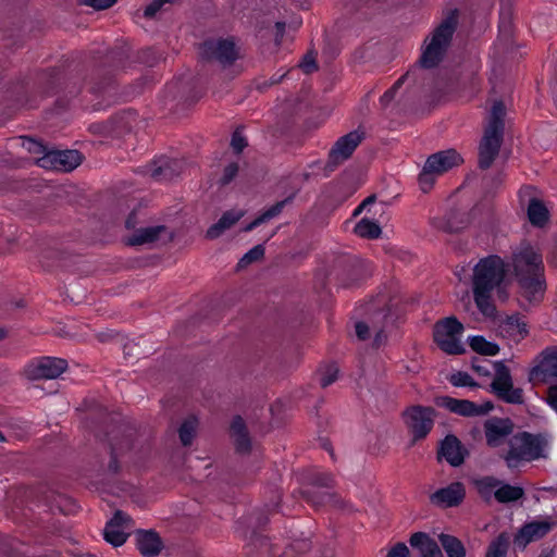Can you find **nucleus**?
I'll return each instance as SVG.
<instances>
[{"label": "nucleus", "instance_id": "nucleus-32", "mask_svg": "<svg viewBox=\"0 0 557 557\" xmlns=\"http://www.w3.org/2000/svg\"><path fill=\"white\" fill-rule=\"evenodd\" d=\"M379 315L382 317V324L377 326L376 324H373L372 329L375 332L373 344L372 346L374 348L381 347L387 339L386 331L389 329V326L394 325L396 319H394L392 312L389 309L382 310L379 312Z\"/></svg>", "mask_w": 557, "mask_h": 557}, {"label": "nucleus", "instance_id": "nucleus-9", "mask_svg": "<svg viewBox=\"0 0 557 557\" xmlns=\"http://www.w3.org/2000/svg\"><path fill=\"white\" fill-rule=\"evenodd\" d=\"M436 410L431 406L411 405L403 412V420L412 437V443L424 440L433 430Z\"/></svg>", "mask_w": 557, "mask_h": 557}, {"label": "nucleus", "instance_id": "nucleus-53", "mask_svg": "<svg viewBox=\"0 0 557 557\" xmlns=\"http://www.w3.org/2000/svg\"><path fill=\"white\" fill-rule=\"evenodd\" d=\"M248 146L247 138L243 134V129L237 127L231 138V147L236 154L243 152V150Z\"/></svg>", "mask_w": 557, "mask_h": 557}, {"label": "nucleus", "instance_id": "nucleus-31", "mask_svg": "<svg viewBox=\"0 0 557 557\" xmlns=\"http://www.w3.org/2000/svg\"><path fill=\"white\" fill-rule=\"evenodd\" d=\"M528 218L533 226L543 227L549 219V212L543 201L531 199L528 206Z\"/></svg>", "mask_w": 557, "mask_h": 557}, {"label": "nucleus", "instance_id": "nucleus-38", "mask_svg": "<svg viewBox=\"0 0 557 557\" xmlns=\"http://www.w3.org/2000/svg\"><path fill=\"white\" fill-rule=\"evenodd\" d=\"M469 346L481 356H496L499 352V346L496 343L488 342L481 335L470 337Z\"/></svg>", "mask_w": 557, "mask_h": 557}, {"label": "nucleus", "instance_id": "nucleus-30", "mask_svg": "<svg viewBox=\"0 0 557 557\" xmlns=\"http://www.w3.org/2000/svg\"><path fill=\"white\" fill-rule=\"evenodd\" d=\"M499 484H502V480L494 475H484L473 480V485L479 496L485 503H490L492 500L494 492Z\"/></svg>", "mask_w": 557, "mask_h": 557}, {"label": "nucleus", "instance_id": "nucleus-14", "mask_svg": "<svg viewBox=\"0 0 557 557\" xmlns=\"http://www.w3.org/2000/svg\"><path fill=\"white\" fill-rule=\"evenodd\" d=\"M67 369V361L63 358L45 356L28 363L27 376L30 380L57 379Z\"/></svg>", "mask_w": 557, "mask_h": 557}, {"label": "nucleus", "instance_id": "nucleus-48", "mask_svg": "<svg viewBox=\"0 0 557 557\" xmlns=\"http://www.w3.org/2000/svg\"><path fill=\"white\" fill-rule=\"evenodd\" d=\"M416 73V70H412V71H408L405 75H403L401 77H399L395 83L394 85L387 89L382 96H381V102L383 104H386L388 103L389 101H392L396 95V91L397 89L405 83V82H408L410 79H412V82H414L413 79V75Z\"/></svg>", "mask_w": 557, "mask_h": 557}, {"label": "nucleus", "instance_id": "nucleus-64", "mask_svg": "<svg viewBox=\"0 0 557 557\" xmlns=\"http://www.w3.org/2000/svg\"><path fill=\"white\" fill-rule=\"evenodd\" d=\"M161 9V3L158 0H153L145 8L144 15L145 17H153Z\"/></svg>", "mask_w": 557, "mask_h": 557}, {"label": "nucleus", "instance_id": "nucleus-21", "mask_svg": "<svg viewBox=\"0 0 557 557\" xmlns=\"http://www.w3.org/2000/svg\"><path fill=\"white\" fill-rule=\"evenodd\" d=\"M467 454L468 451L462 446L460 440L454 434L446 435L441 442L438 456L453 467L461 466Z\"/></svg>", "mask_w": 557, "mask_h": 557}, {"label": "nucleus", "instance_id": "nucleus-61", "mask_svg": "<svg viewBox=\"0 0 557 557\" xmlns=\"http://www.w3.org/2000/svg\"><path fill=\"white\" fill-rule=\"evenodd\" d=\"M42 490H44L42 486L29 487V488L25 490L24 494L27 498H30L32 502H36L38 504H40V503L48 504V496H46V495L39 496V494L42 493Z\"/></svg>", "mask_w": 557, "mask_h": 557}, {"label": "nucleus", "instance_id": "nucleus-62", "mask_svg": "<svg viewBox=\"0 0 557 557\" xmlns=\"http://www.w3.org/2000/svg\"><path fill=\"white\" fill-rule=\"evenodd\" d=\"M386 557H409V549L405 543L399 542L389 549Z\"/></svg>", "mask_w": 557, "mask_h": 557}, {"label": "nucleus", "instance_id": "nucleus-58", "mask_svg": "<svg viewBox=\"0 0 557 557\" xmlns=\"http://www.w3.org/2000/svg\"><path fill=\"white\" fill-rule=\"evenodd\" d=\"M117 0H79V3L90 7L97 11L106 10L113 7Z\"/></svg>", "mask_w": 557, "mask_h": 557}, {"label": "nucleus", "instance_id": "nucleus-43", "mask_svg": "<svg viewBox=\"0 0 557 557\" xmlns=\"http://www.w3.org/2000/svg\"><path fill=\"white\" fill-rule=\"evenodd\" d=\"M304 499L311 504L313 507H320L330 500V493L321 492L314 487H307L302 490Z\"/></svg>", "mask_w": 557, "mask_h": 557}, {"label": "nucleus", "instance_id": "nucleus-16", "mask_svg": "<svg viewBox=\"0 0 557 557\" xmlns=\"http://www.w3.org/2000/svg\"><path fill=\"white\" fill-rule=\"evenodd\" d=\"M202 53L206 59L216 60L224 66L234 64L238 59L236 45L232 38L205 41Z\"/></svg>", "mask_w": 557, "mask_h": 557}, {"label": "nucleus", "instance_id": "nucleus-37", "mask_svg": "<svg viewBox=\"0 0 557 557\" xmlns=\"http://www.w3.org/2000/svg\"><path fill=\"white\" fill-rule=\"evenodd\" d=\"M354 232L361 238L376 239L380 237L382 230L375 221L363 218L356 224Z\"/></svg>", "mask_w": 557, "mask_h": 557}, {"label": "nucleus", "instance_id": "nucleus-55", "mask_svg": "<svg viewBox=\"0 0 557 557\" xmlns=\"http://www.w3.org/2000/svg\"><path fill=\"white\" fill-rule=\"evenodd\" d=\"M311 487H331L333 484V476L329 472H314L311 478Z\"/></svg>", "mask_w": 557, "mask_h": 557}, {"label": "nucleus", "instance_id": "nucleus-50", "mask_svg": "<svg viewBox=\"0 0 557 557\" xmlns=\"http://www.w3.org/2000/svg\"><path fill=\"white\" fill-rule=\"evenodd\" d=\"M148 173L156 181L171 180L174 176V173L168 163L159 165L153 164L149 168Z\"/></svg>", "mask_w": 557, "mask_h": 557}, {"label": "nucleus", "instance_id": "nucleus-1", "mask_svg": "<svg viewBox=\"0 0 557 557\" xmlns=\"http://www.w3.org/2000/svg\"><path fill=\"white\" fill-rule=\"evenodd\" d=\"M510 265L521 296L530 304L540 302L546 290L542 253L524 240L512 251Z\"/></svg>", "mask_w": 557, "mask_h": 557}, {"label": "nucleus", "instance_id": "nucleus-13", "mask_svg": "<svg viewBox=\"0 0 557 557\" xmlns=\"http://www.w3.org/2000/svg\"><path fill=\"white\" fill-rule=\"evenodd\" d=\"M83 157L77 150H49L38 157L36 163L46 170L71 172L82 163Z\"/></svg>", "mask_w": 557, "mask_h": 557}, {"label": "nucleus", "instance_id": "nucleus-26", "mask_svg": "<svg viewBox=\"0 0 557 557\" xmlns=\"http://www.w3.org/2000/svg\"><path fill=\"white\" fill-rule=\"evenodd\" d=\"M242 216V212L234 210L225 211L218 220V222L207 230L206 237L209 239L218 238L224 231L236 224Z\"/></svg>", "mask_w": 557, "mask_h": 557}, {"label": "nucleus", "instance_id": "nucleus-49", "mask_svg": "<svg viewBox=\"0 0 557 557\" xmlns=\"http://www.w3.org/2000/svg\"><path fill=\"white\" fill-rule=\"evenodd\" d=\"M27 88L24 82L18 83L15 86L14 91L10 94L9 89L5 90V92L2 91V104L4 103V100L12 99L14 101L13 107L17 108L20 106L24 104L25 95H26Z\"/></svg>", "mask_w": 557, "mask_h": 557}, {"label": "nucleus", "instance_id": "nucleus-12", "mask_svg": "<svg viewBox=\"0 0 557 557\" xmlns=\"http://www.w3.org/2000/svg\"><path fill=\"white\" fill-rule=\"evenodd\" d=\"M435 404L453 413L467 418L482 417L494 409V404L491 400L476 404L469 399H458L450 396H438L435 398Z\"/></svg>", "mask_w": 557, "mask_h": 557}, {"label": "nucleus", "instance_id": "nucleus-35", "mask_svg": "<svg viewBox=\"0 0 557 557\" xmlns=\"http://www.w3.org/2000/svg\"><path fill=\"white\" fill-rule=\"evenodd\" d=\"M438 540L447 557H466V547L458 537L442 533Z\"/></svg>", "mask_w": 557, "mask_h": 557}, {"label": "nucleus", "instance_id": "nucleus-36", "mask_svg": "<svg viewBox=\"0 0 557 557\" xmlns=\"http://www.w3.org/2000/svg\"><path fill=\"white\" fill-rule=\"evenodd\" d=\"M1 41H2V50L22 47L25 41V35H24L22 27L15 26L11 29L2 28ZM3 54H4V51H2V55Z\"/></svg>", "mask_w": 557, "mask_h": 557}, {"label": "nucleus", "instance_id": "nucleus-63", "mask_svg": "<svg viewBox=\"0 0 557 557\" xmlns=\"http://www.w3.org/2000/svg\"><path fill=\"white\" fill-rule=\"evenodd\" d=\"M356 335L360 341H366L370 337V327L363 321H358L355 324Z\"/></svg>", "mask_w": 557, "mask_h": 557}, {"label": "nucleus", "instance_id": "nucleus-3", "mask_svg": "<svg viewBox=\"0 0 557 557\" xmlns=\"http://www.w3.org/2000/svg\"><path fill=\"white\" fill-rule=\"evenodd\" d=\"M127 51L124 48L90 51L85 59L86 65L92 70V82L89 91L97 98L111 97L115 92L113 72L126 69Z\"/></svg>", "mask_w": 557, "mask_h": 557}, {"label": "nucleus", "instance_id": "nucleus-8", "mask_svg": "<svg viewBox=\"0 0 557 557\" xmlns=\"http://www.w3.org/2000/svg\"><path fill=\"white\" fill-rule=\"evenodd\" d=\"M463 325L456 317L438 320L433 330V339L447 355H462L466 349L460 341Z\"/></svg>", "mask_w": 557, "mask_h": 557}, {"label": "nucleus", "instance_id": "nucleus-20", "mask_svg": "<svg viewBox=\"0 0 557 557\" xmlns=\"http://www.w3.org/2000/svg\"><path fill=\"white\" fill-rule=\"evenodd\" d=\"M465 497V485L461 482H453L432 493L430 495V502L440 508H453L459 506Z\"/></svg>", "mask_w": 557, "mask_h": 557}, {"label": "nucleus", "instance_id": "nucleus-18", "mask_svg": "<svg viewBox=\"0 0 557 557\" xmlns=\"http://www.w3.org/2000/svg\"><path fill=\"white\" fill-rule=\"evenodd\" d=\"M552 529L553 523L546 520L527 522L515 534L513 544L518 549L523 550L530 543L545 537Z\"/></svg>", "mask_w": 557, "mask_h": 557}, {"label": "nucleus", "instance_id": "nucleus-33", "mask_svg": "<svg viewBox=\"0 0 557 557\" xmlns=\"http://www.w3.org/2000/svg\"><path fill=\"white\" fill-rule=\"evenodd\" d=\"M161 226H149L137 230L132 236L127 238L128 246H140L148 243H153L158 239Z\"/></svg>", "mask_w": 557, "mask_h": 557}, {"label": "nucleus", "instance_id": "nucleus-25", "mask_svg": "<svg viewBox=\"0 0 557 557\" xmlns=\"http://www.w3.org/2000/svg\"><path fill=\"white\" fill-rule=\"evenodd\" d=\"M531 374L539 376H557V347L547 348L542 352V359L535 366Z\"/></svg>", "mask_w": 557, "mask_h": 557}, {"label": "nucleus", "instance_id": "nucleus-7", "mask_svg": "<svg viewBox=\"0 0 557 557\" xmlns=\"http://www.w3.org/2000/svg\"><path fill=\"white\" fill-rule=\"evenodd\" d=\"M462 162L461 156L455 149L435 152L428 157L418 182L422 191L428 193L436 178Z\"/></svg>", "mask_w": 557, "mask_h": 557}, {"label": "nucleus", "instance_id": "nucleus-23", "mask_svg": "<svg viewBox=\"0 0 557 557\" xmlns=\"http://www.w3.org/2000/svg\"><path fill=\"white\" fill-rule=\"evenodd\" d=\"M230 435L233 438L236 453L243 455L250 453L251 438L244 419L238 414L231 422Z\"/></svg>", "mask_w": 557, "mask_h": 557}, {"label": "nucleus", "instance_id": "nucleus-60", "mask_svg": "<svg viewBox=\"0 0 557 557\" xmlns=\"http://www.w3.org/2000/svg\"><path fill=\"white\" fill-rule=\"evenodd\" d=\"M510 18L511 12L509 5L506 3H502L500 12H499V29L505 30L510 27Z\"/></svg>", "mask_w": 557, "mask_h": 557}, {"label": "nucleus", "instance_id": "nucleus-39", "mask_svg": "<svg viewBox=\"0 0 557 557\" xmlns=\"http://www.w3.org/2000/svg\"><path fill=\"white\" fill-rule=\"evenodd\" d=\"M137 119V112L134 110H123L112 116V122L119 133L132 131Z\"/></svg>", "mask_w": 557, "mask_h": 557}, {"label": "nucleus", "instance_id": "nucleus-52", "mask_svg": "<svg viewBox=\"0 0 557 557\" xmlns=\"http://www.w3.org/2000/svg\"><path fill=\"white\" fill-rule=\"evenodd\" d=\"M239 165L237 162H231L224 166L221 177L219 178L220 186H226L231 184L237 176Z\"/></svg>", "mask_w": 557, "mask_h": 557}, {"label": "nucleus", "instance_id": "nucleus-29", "mask_svg": "<svg viewBox=\"0 0 557 557\" xmlns=\"http://www.w3.org/2000/svg\"><path fill=\"white\" fill-rule=\"evenodd\" d=\"M524 496L523 487L511 485L502 481L494 492V498L499 504H509L520 500Z\"/></svg>", "mask_w": 557, "mask_h": 557}, {"label": "nucleus", "instance_id": "nucleus-5", "mask_svg": "<svg viewBox=\"0 0 557 557\" xmlns=\"http://www.w3.org/2000/svg\"><path fill=\"white\" fill-rule=\"evenodd\" d=\"M545 441L541 434H533L527 431L518 432L509 441V448L503 456L506 466L515 469L522 461H534L542 458Z\"/></svg>", "mask_w": 557, "mask_h": 557}, {"label": "nucleus", "instance_id": "nucleus-56", "mask_svg": "<svg viewBox=\"0 0 557 557\" xmlns=\"http://www.w3.org/2000/svg\"><path fill=\"white\" fill-rule=\"evenodd\" d=\"M298 66L301 69V71L305 74H311L318 70V64L315 61V54L312 51L307 52L301 61L299 62Z\"/></svg>", "mask_w": 557, "mask_h": 557}, {"label": "nucleus", "instance_id": "nucleus-59", "mask_svg": "<svg viewBox=\"0 0 557 557\" xmlns=\"http://www.w3.org/2000/svg\"><path fill=\"white\" fill-rule=\"evenodd\" d=\"M129 521L131 517L127 513L123 512L122 510H116L113 513V517L107 522V524H109L110 528L122 529V527Z\"/></svg>", "mask_w": 557, "mask_h": 557}, {"label": "nucleus", "instance_id": "nucleus-34", "mask_svg": "<svg viewBox=\"0 0 557 557\" xmlns=\"http://www.w3.org/2000/svg\"><path fill=\"white\" fill-rule=\"evenodd\" d=\"M405 0H361V4L358 7V11L361 12L366 17L370 14L368 11L373 12H385L396 5H399Z\"/></svg>", "mask_w": 557, "mask_h": 557}, {"label": "nucleus", "instance_id": "nucleus-15", "mask_svg": "<svg viewBox=\"0 0 557 557\" xmlns=\"http://www.w3.org/2000/svg\"><path fill=\"white\" fill-rule=\"evenodd\" d=\"M40 83L42 84V90L47 95H57L59 94L64 84V90H67L64 97H67V94L71 98L76 97L82 91V86H77L76 83H71L66 81L65 71L63 67H52L44 72L39 77Z\"/></svg>", "mask_w": 557, "mask_h": 557}, {"label": "nucleus", "instance_id": "nucleus-11", "mask_svg": "<svg viewBox=\"0 0 557 557\" xmlns=\"http://www.w3.org/2000/svg\"><path fill=\"white\" fill-rule=\"evenodd\" d=\"M364 138L366 132L361 127L341 136L329 151L324 171H335L338 165L352 156Z\"/></svg>", "mask_w": 557, "mask_h": 557}, {"label": "nucleus", "instance_id": "nucleus-45", "mask_svg": "<svg viewBox=\"0 0 557 557\" xmlns=\"http://www.w3.org/2000/svg\"><path fill=\"white\" fill-rule=\"evenodd\" d=\"M103 536L108 543L114 547H119L126 542L128 535L120 528H110L109 524H106Z\"/></svg>", "mask_w": 557, "mask_h": 557}, {"label": "nucleus", "instance_id": "nucleus-22", "mask_svg": "<svg viewBox=\"0 0 557 557\" xmlns=\"http://www.w3.org/2000/svg\"><path fill=\"white\" fill-rule=\"evenodd\" d=\"M135 536L137 549L144 557H156L163 547L160 535L153 530H138Z\"/></svg>", "mask_w": 557, "mask_h": 557}, {"label": "nucleus", "instance_id": "nucleus-44", "mask_svg": "<svg viewBox=\"0 0 557 557\" xmlns=\"http://www.w3.org/2000/svg\"><path fill=\"white\" fill-rule=\"evenodd\" d=\"M162 59V53L156 48H145L138 51L137 60L139 63L145 64L148 67H153Z\"/></svg>", "mask_w": 557, "mask_h": 557}, {"label": "nucleus", "instance_id": "nucleus-6", "mask_svg": "<svg viewBox=\"0 0 557 557\" xmlns=\"http://www.w3.org/2000/svg\"><path fill=\"white\" fill-rule=\"evenodd\" d=\"M363 263L356 257L350 255L337 256L332 264L331 270L325 276L322 288L327 289L330 284L336 287L350 288L359 284L363 277Z\"/></svg>", "mask_w": 557, "mask_h": 557}, {"label": "nucleus", "instance_id": "nucleus-19", "mask_svg": "<svg viewBox=\"0 0 557 557\" xmlns=\"http://www.w3.org/2000/svg\"><path fill=\"white\" fill-rule=\"evenodd\" d=\"M484 435L486 445L492 448L499 447L513 431V422L509 418L493 417L485 420Z\"/></svg>", "mask_w": 557, "mask_h": 557}, {"label": "nucleus", "instance_id": "nucleus-24", "mask_svg": "<svg viewBox=\"0 0 557 557\" xmlns=\"http://www.w3.org/2000/svg\"><path fill=\"white\" fill-rule=\"evenodd\" d=\"M409 543L419 552L420 557H444L437 542L425 532L413 533Z\"/></svg>", "mask_w": 557, "mask_h": 557}, {"label": "nucleus", "instance_id": "nucleus-10", "mask_svg": "<svg viewBox=\"0 0 557 557\" xmlns=\"http://www.w3.org/2000/svg\"><path fill=\"white\" fill-rule=\"evenodd\" d=\"M495 370L494 377L490 384V393L494 394L499 400L510 405H521L524 403V393L521 387H515L510 369L504 361L493 362Z\"/></svg>", "mask_w": 557, "mask_h": 557}, {"label": "nucleus", "instance_id": "nucleus-41", "mask_svg": "<svg viewBox=\"0 0 557 557\" xmlns=\"http://www.w3.org/2000/svg\"><path fill=\"white\" fill-rule=\"evenodd\" d=\"M508 546L509 537L503 532L488 545L485 557H506Z\"/></svg>", "mask_w": 557, "mask_h": 557}, {"label": "nucleus", "instance_id": "nucleus-40", "mask_svg": "<svg viewBox=\"0 0 557 557\" xmlns=\"http://www.w3.org/2000/svg\"><path fill=\"white\" fill-rule=\"evenodd\" d=\"M198 426V420L196 417H188L185 419L180 429H178V437L183 446H190L195 436L196 430Z\"/></svg>", "mask_w": 557, "mask_h": 557}, {"label": "nucleus", "instance_id": "nucleus-4", "mask_svg": "<svg viewBox=\"0 0 557 557\" xmlns=\"http://www.w3.org/2000/svg\"><path fill=\"white\" fill-rule=\"evenodd\" d=\"M458 26V10H451L424 39L418 65L424 70L437 67L445 59Z\"/></svg>", "mask_w": 557, "mask_h": 557}, {"label": "nucleus", "instance_id": "nucleus-57", "mask_svg": "<svg viewBox=\"0 0 557 557\" xmlns=\"http://www.w3.org/2000/svg\"><path fill=\"white\" fill-rule=\"evenodd\" d=\"M491 361L480 358H473L471 362L472 370L478 373L481 376H490L491 370H490Z\"/></svg>", "mask_w": 557, "mask_h": 557}, {"label": "nucleus", "instance_id": "nucleus-27", "mask_svg": "<svg viewBox=\"0 0 557 557\" xmlns=\"http://www.w3.org/2000/svg\"><path fill=\"white\" fill-rule=\"evenodd\" d=\"M131 442L128 440L123 441L120 444L110 443L109 445V461L107 465H101L104 473L115 475L121 471L120 458L122 457L124 448H129Z\"/></svg>", "mask_w": 557, "mask_h": 557}, {"label": "nucleus", "instance_id": "nucleus-51", "mask_svg": "<svg viewBox=\"0 0 557 557\" xmlns=\"http://www.w3.org/2000/svg\"><path fill=\"white\" fill-rule=\"evenodd\" d=\"M449 382L456 387H465V386L478 387L479 386V384L472 379V376L469 373L462 372V371H458L457 373H454L450 376Z\"/></svg>", "mask_w": 557, "mask_h": 557}, {"label": "nucleus", "instance_id": "nucleus-2", "mask_svg": "<svg viewBox=\"0 0 557 557\" xmlns=\"http://www.w3.org/2000/svg\"><path fill=\"white\" fill-rule=\"evenodd\" d=\"M509 264L497 255L481 258L473 268L472 292L478 309L486 317H492L496 310L492 294L504 283Z\"/></svg>", "mask_w": 557, "mask_h": 557}, {"label": "nucleus", "instance_id": "nucleus-46", "mask_svg": "<svg viewBox=\"0 0 557 557\" xmlns=\"http://www.w3.org/2000/svg\"><path fill=\"white\" fill-rule=\"evenodd\" d=\"M264 246L259 244L249 249L238 261V268H245L264 257Z\"/></svg>", "mask_w": 557, "mask_h": 557}, {"label": "nucleus", "instance_id": "nucleus-54", "mask_svg": "<svg viewBox=\"0 0 557 557\" xmlns=\"http://www.w3.org/2000/svg\"><path fill=\"white\" fill-rule=\"evenodd\" d=\"M338 368L332 363L325 367L320 377V385L325 388L337 380Z\"/></svg>", "mask_w": 557, "mask_h": 557}, {"label": "nucleus", "instance_id": "nucleus-47", "mask_svg": "<svg viewBox=\"0 0 557 557\" xmlns=\"http://www.w3.org/2000/svg\"><path fill=\"white\" fill-rule=\"evenodd\" d=\"M13 140L21 141V146L29 153L35 156L41 157L45 152L49 151V149L41 141L35 140L29 137L13 138Z\"/></svg>", "mask_w": 557, "mask_h": 557}, {"label": "nucleus", "instance_id": "nucleus-17", "mask_svg": "<svg viewBox=\"0 0 557 557\" xmlns=\"http://www.w3.org/2000/svg\"><path fill=\"white\" fill-rule=\"evenodd\" d=\"M504 131L486 127L479 146V168L487 170L498 156L503 144Z\"/></svg>", "mask_w": 557, "mask_h": 557}, {"label": "nucleus", "instance_id": "nucleus-28", "mask_svg": "<svg viewBox=\"0 0 557 557\" xmlns=\"http://www.w3.org/2000/svg\"><path fill=\"white\" fill-rule=\"evenodd\" d=\"M293 199H294V195H292L281 201L275 202L270 208L264 210L261 214H259L256 219H253L249 224H247L244 227V231L251 232L255 228H257L258 226H260L262 223H265V222L270 221L271 219L277 216L283 211L284 207L287 203L292 202Z\"/></svg>", "mask_w": 557, "mask_h": 557}, {"label": "nucleus", "instance_id": "nucleus-42", "mask_svg": "<svg viewBox=\"0 0 557 557\" xmlns=\"http://www.w3.org/2000/svg\"><path fill=\"white\" fill-rule=\"evenodd\" d=\"M506 108L503 101H495L492 106L491 117L487 127L504 131Z\"/></svg>", "mask_w": 557, "mask_h": 557}]
</instances>
